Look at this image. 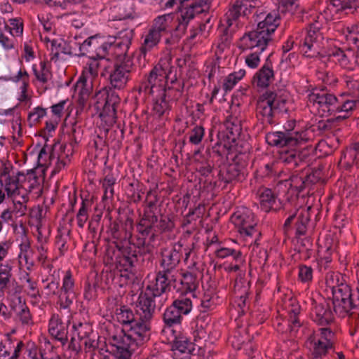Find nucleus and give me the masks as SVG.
Here are the masks:
<instances>
[{
  "instance_id": "f257e3e1",
  "label": "nucleus",
  "mask_w": 359,
  "mask_h": 359,
  "mask_svg": "<svg viewBox=\"0 0 359 359\" xmlns=\"http://www.w3.org/2000/svg\"><path fill=\"white\" fill-rule=\"evenodd\" d=\"M349 117L348 115L338 116L334 118L318 120L311 124L304 131L292 133L296 124V120L287 122L285 131L269 132L265 136L266 143L278 148V160L287 165L289 169H294L309 157V149L303 148L302 144L311 140L318 133L320 135L326 132L335 130L340 123Z\"/></svg>"
},
{
  "instance_id": "f03ea898",
  "label": "nucleus",
  "mask_w": 359,
  "mask_h": 359,
  "mask_svg": "<svg viewBox=\"0 0 359 359\" xmlns=\"http://www.w3.org/2000/svg\"><path fill=\"white\" fill-rule=\"evenodd\" d=\"M45 144L41 148L37 156V167L27 170V174L4 166L0 172V203L5 199L20 195L21 190L41 195L45 183Z\"/></svg>"
},
{
  "instance_id": "7ed1b4c3",
  "label": "nucleus",
  "mask_w": 359,
  "mask_h": 359,
  "mask_svg": "<svg viewBox=\"0 0 359 359\" xmlns=\"http://www.w3.org/2000/svg\"><path fill=\"white\" fill-rule=\"evenodd\" d=\"M72 88L74 93H78V97L67 107V112L74 109L75 112H117L121 103L118 95L113 89L104 87L95 96H91L93 83L88 81L85 70Z\"/></svg>"
},
{
  "instance_id": "20e7f679",
  "label": "nucleus",
  "mask_w": 359,
  "mask_h": 359,
  "mask_svg": "<svg viewBox=\"0 0 359 359\" xmlns=\"http://www.w3.org/2000/svg\"><path fill=\"white\" fill-rule=\"evenodd\" d=\"M281 18L279 14L269 13L264 20L257 24L256 29L245 32L240 39L238 48L242 51L247 50H256L245 57L246 65L252 69L257 68L260 62L259 55L266 48L269 43L272 41L271 34L280 25Z\"/></svg>"
},
{
  "instance_id": "39448f33",
  "label": "nucleus",
  "mask_w": 359,
  "mask_h": 359,
  "mask_svg": "<svg viewBox=\"0 0 359 359\" xmlns=\"http://www.w3.org/2000/svg\"><path fill=\"white\" fill-rule=\"evenodd\" d=\"M11 247V243L8 241L0 242V316L5 320L11 317V313L3 299L6 297L11 304L13 303L22 290L15 278V259L5 260Z\"/></svg>"
},
{
  "instance_id": "423d86ee",
  "label": "nucleus",
  "mask_w": 359,
  "mask_h": 359,
  "mask_svg": "<svg viewBox=\"0 0 359 359\" xmlns=\"http://www.w3.org/2000/svg\"><path fill=\"white\" fill-rule=\"evenodd\" d=\"M304 346L307 350L308 359H324L335 348V334L330 327L316 330L304 327Z\"/></svg>"
},
{
  "instance_id": "0eeeda50",
  "label": "nucleus",
  "mask_w": 359,
  "mask_h": 359,
  "mask_svg": "<svg viewBox=\"0 0 359 359\" xmlns=\"http://www.w3.org/2000/svg\"><path fill=\"white\" fill-rule=\"evenodd\" d=\"M171 21L172 13L159 15L154 19L151 26L142 36L143 41L139 48V58L146 60L148 53L158 48L162 37L167 36L168 33L172 30L170 26Z\"/></svg>"
},
{
  "instance_id": "6e6552de",
  "label": "nucleus",
  "mask_w": 359,
  "mask_h": 359,
  "mask_svg": "<svg viewBox=\"0 0 359 359\" xmlns=\"http://www.w3.org/2000/svg\"><path fill=\"white\" fill-rule=\"evenodd\" d=\"M145 215H140L136 222L135 231L130 241L138 249L144 251L147 255H152L155 246L154 243L156 241L158 235L153 225L156 222V217Z\"/></svg>"
},
{
  "instance_id": "1a4fd4ad",
  "label": "nucleus",
  "mask_w": 359,
  "mask_h": 359,
  "mask_svg": "<svg viewBox=\"0 0 359 359\" xmlns=\"http://www.w3.org/2000/svg\"><path fill=\"white\" fill-rule=\"evenodd\" d=\"M154 4H158L162 9L173 8L177 6V13L176 20H191L196 15L208 13L210 8L211 0H151Z\"/></svg>"
},
{
  "instance_id": "9d476101",
  "label": "nucleus",
  "mask_w": 359,
  "mask_h": 359,
  "mask_svg": "<svg viewBox=\"0 0 359 359\" xmlns=\"http://www.w3.org/2000/svg\"><path fill=\"white\" fill-rule=\"evenodd\" d=\"M109 352L117 359H131L139 348L131 337L119 327L113 326L107 330Z\"/></svg>"
},
{
  "instance_id": "9b49d317",
  "label": "nucleus",
  "mask_w": 359,
  "mask_h": 359,
  "mask_svg": "<svg viewBox=\"0 0 359 359\" xmlns=\"http://www.w3.org/2000/svg\"><path fill=\"white\" fill-rule=\"evenodd\" d=\"M241 121L230 114L225 120L217 133V142L212 147V152L218 156H222L225 150L231 149V144L235 143L241 133Z\"/></svg>"
},
{
  "instance_id": "f8f14e48",
  "label": "nucleus",
  "mask_w": 359,
  "mask_h": 359,
  "mask_svg": "<svg viewBox=\"0 0 359 359\" xmlns=\"http://www.w3.org/2000/svg\"><path fill=\"white\" fill-rule=\"evenodd\" d=\"M332 294L335 313L341 318L352 315L351 310L359 308V276L354 289H352L350 285H344Z\"/></svg>"
},
{
  "instance_id": "ddd939ff",
  "label": "nucleus",
  "mask_w": 359,
  "mask_h": 359,
  "mask_svg": "<svg viewBox=\"0 0 359 359\" xmlns=\"http://www.w3.org/2000/svg\"><path fill=\"white\" fill-rule=\"evenodd\" d=\"M319 15L317 13L313 14L312 18H309L308 22L309 27L306 29L304 37L298 39H297L299 48L306 57L313 58L320 57L323 58L325 55L320 51V45L319 38L320 37V25L317 19L319 18Z\"/></svg>"
},
{
  "instance_id": "4468645a",
  "label": "nucleus",
  "mask_w": 359,
  "mask_h": 359,
  "mask_svg": "<svg viewBox=\"0 0 359 359\" xmlns=\"http://www.w3.org/2000/svg\"><path fill=\"white\" fill-rule=\"evenodd\" d=\"M248 155L245 153L239 152L232 158L233 162L224 166L218 173V180L215 182V186L220 187L223 184V188L228 184H236L245 180Z\"/></svg>"
},
{
  "instance_id": "2eb2a0df",
  "label": "nucleus",
  "mask_w": 359,
  "mask_h": 359,
  "mask_svg": "<svg viewBox=\"0 0 359 359\" xmlns=\"http://www.w3.org/2000/svg\"><path fill=\"white\" fill-rule=\"evenodd\" d=\"M135 65L130 59L123 61H115L110 65L104 67L100 73L108 82V88L121 90L126 88L130 80V75L134 71Z\"/></svg>"
},
{
  "instance_id": "dca6fc26",
  "label": "nucleus",
  "mask_w": 359,
  "mask_h": 359,
  "mask_svg": "<svg viewBox=\"0 0 359 359\" xmlns=\"http://www.w3.org/2000/svg\"><path fill=\"white\" fill-rule=\"evenodd\" d=\"M109 223L107 224V239L114 244L115 248L121 245L130 243L135 227L134 219L128 215L123 220L121 217L114 219L109 213Z\"/></svg>"
},
{
  "instance_id": "f3484780",
  "label": "nucleus",
  "mask_w": 359,
  "mask_h": 359,
  "mask_svg": "<svg viewBox=\"0 0 359 359\" xmlns=\"http://www.w3.org/2000/svg\"><path fill=\"white\" fill-rule=\"evenodd\" d=\"M310 211V207L299 210L285 205L283 208V215L286 217L283 226L284 232L287 233L294 227L296 237L306 235L311 220Z\"/></svg>"
},
{
  "instance_id": "a211bd4d",
  "label": "nucleus",
  "mask_w": 359,
  "mask_h": 359,
  "mask_svg": "<svg viewBox=\"0 0 359 359\" xmlns=\"http://www.w3.org/2000/svg\"><path fill=\"white\" fill-rule=\"evenodd\" d=\"M83 136V130L77 126V123L72 124L71 132L67 134V141L65 144H61L57 140L51 145L49 151V163L53 161L56 163L63 158V156H68L72 155L74 150L78 147Z\"/></svg>"
},
{
  "instance_id": "6ab92c4d",
  "label": "nucleus",
  "mask_w": 359,
  "mask_h": 359,
  "mask_svg": "<svg viewBox=\"0 0 359 359\" xmlns=\"http://www.w3.org/2000/svg\"><path fill=\"white\" fill-rule=\"evenodd\" d=\"M231 222L235 225L241 236L261 237V231L257 229V221L252 210L241 207L231 215Z\"/></svg>"
},
{
  "instance_id": "aec40b11",
  "label": "nucleus",
  "mask_w": 359,
  "mask_h": 359,
  "mask_svg": "<svg viewBox=\"0 0 359 359\" xmlns=\"http://www.w3.org/2000/svg\"><path fill=\"white\" fill-rule=\"evenodd\" d=\"M116 249L118 251L116 262L120 267V270L133 274L140 264V258L147 255L144 251L130 243L118 246Z\"/></svg>"
},
{
  "instance_id": "412c9836",
  "label": "nucleus",
  "mask_w": 359,
  "mask_h": 359,
  "mask_svg": "<svg viewBox=\"0 0 359 359\" xmlns=\"http://www.w3.org/2000/svg\"><path fill=\"white\" fill-rule=\"evenodd\" d=\"M134 36V29L126 28L119 31L116 36H109L104 41L106 57L109 55L115 57L126 55Z\"/></svg>"
},
{
  "instance_id": "4be33fe9",
  "label": "nucleus",
  "mask_w": 359,
  "mask_h": 359,
  "mask_svg": "<svg viewBox=\"0 0 359 359\" xmlns=\"http://www.w3.org/2000/svg\"><path fill=\"white\" fill-rule=\"evenodd\" d=\"M278 8V12L273 11L279 14H288L292 20L297 23H304L309 21V18L313 17L314 13L310 8H306L301 4L300 0H276Z\"/></svg>"
},
{
  "instance_id": "5701e85b",
  "label": "nucleus",
  "mask_w": 359,
  "mask_h": 359,
  "mask_svg": "<svg viewBox=\"0 0 359 359\" xmlns=\"http://www.w3.org/2000/svg\"><path fill=\"white\" fill-rule=\"evenodd\" d=\"M184 244L180 241L172 243L170 247L161 249L160 269L174 273L183 259Z\"/></svg>"
},
{
  "instance_id": "b1692460",
  "label": "nucleus",
  "mask_w": 359,
  "mask_h": 359,
  "mask_svg": "<svg viewBox=\"0 0 359 359\" xmlns=\"http://www.w3.org/2000/svg\"><path fill=\"white\" fill-rule=\"evenodd\" d=\"M287 95L280 92L266 91L259 97L257 102V112H262L269 109V112L278 110V112H288L285 107Z\"/></svg>"
},
{
  "instance_id": "393cba45",
  "label": "nucleus",
  "mask_w": 359,
  "mask_h": 359,
  "mask_svg": "<svg viewBox=\"0 0 359 359\" xmlns=\"http://www.w3.org/2000/svg\"><path fill=\"white\" fill-rule=\"evenodd\" d=\"M48 333L50 339H46V350L52 352L63 346L67 341V330L58 316H53L49 320Z\"/></svg>"
},
{
  "instance_id": "a878e982",
  "label": "nucleus",
  "mask_w": 359,
  "mask_h": 359,
  "mask_svg": "<svg viewBox=\"0 0 359 359\" xmlns=\"http://www.w3.org/2000/svg\"><path fill=\"white\" fill-rule=\"evenodd\" d=\"M309 316L318 326H329L334 321V316L330 305L325 299L318 301L311 298Z\"/></svg>"
},
{
  "instance_id": "bb28decb",
  "label": "nucleus",
  "mask_w": 359,
  "mask_h": 359,
  "mask_svg": "<svg viewBox=\"0 0 359 359\" xmlns=\"http://www.w3.org/2000/svg\"><path fill=\"white\" fill-rule=\"evenodd\" d=\"M176 281L172 273L160 269L156 273L155 283L148 285L145 290L156 297H160L170 291L171 285Z\"/></svg>"
},
{
  "instance_id": "cd10ccee",
  "label": "nucleus",
  "mask_w": 359,
  "mask_h": 359,
  "mask_svg": "<svg viewBox=\"0 0 359 359\" xmlns=\"http://www.w3.org/2000/svg\"><path fill=\"white\" fill-rule=\"evenodd\" d=\"M155 298L156 297L147 290L140 293L135 305L136 318L151 321L156 310Z\"/></svg>"
},
{
  "instance_id": "c85d7f7f",
  "label": "nucleus",
  "mask_w": 359,
  "mask_h": 359,
  "mask_svg": "<svg viewBox=\"0 0 359 359\" xmlns=\"http://www.w3.org/2000/svg\"><path fill=\"white\" fill-rule=\"evenodd\" d=\"M44 217L45 213L42 206L33 208L30 211L29 225L32 229V233L37 238L39 245H37L38 250L41 249L43 250V244L45 238L43 233L45 231L44 227Z\"/></svg>"
},
{
  "instance_id": "c756f323",
  "label": "nucleus",
  "mask_w": 359,
  "mask_h": 359,
  "mask_svg": "<svg viewBox=\"0 0 359 359\" xmlns=\"http://www.w3.org/2000/svg\"><path fill=\"white\" fill-rule=\"evenodd\" d=\"M272 53L266 57L263 66L255 74L252 83L258 88L266 89L275 79V73L273 69V62L271 60Z\"/></svg>"
},
{
  "instance_id": "7c9ffc66",
  "label": "nucleus",
  "mask_w": 359,
  "mask_h": 359,
  "mask_svg": "<svg viewBox=\"0 0 359 359\" xmlns=\"http://www.w3.org/2000/svg\"><path fill=\"white\" fill-rule=\"evenodd\" d=\"M151 322L136 318L127 332L135 344L140 347L149 340Z\"/></svg>"
},
{
  "instance_id": "2f4dec72",
  "label": "nucleus",
  "mask_w": 359,
  "mask_h": 359,
  "mask_svg": "<svg viewBox=\"0 0 359 359\" xmlns=\"http://www.w3.org/2000/svg\"><path fill=\"white\" fill-rule=\"evenodd\" d=\"M100 39V37H98L97 35L87 38L82 43L79 44V54L88 57H97L99 58H105L104 41H101Z\"/></svg>"
},
{
  "instance_id": "473e14b6",
  "label": "nucleus",
  "mask_w": 359,
  "mask_h": 359,
  "mask_svg": "<svg viewBox=\"0 0 359 359\" xmlns=\"http://www.w3.org/2000/svg\"><path fill=\"white\" fill-rule=\"evenodd\" d=\"M165 65V62L163 65L161 60L152 68L149 74L144 76L155 91H161L162 88H166L171 70L167 73Z\"/></svg>"
},
{
  "instance_id": "72a5a7b5",
  "label": "nucleus",
  "mask_w": 359,
  "mask_h": 359,
  "mask_svg": "<svg viewBox=\"0 0 359 359\" xmlns=\"http://www.w3.org/2000/svg\"><path fill=\"white\" fill-rule=\"evenodd\" d=\"M198 273L194 270H187L181 273L180 282L175 283L173 288L180 294H188L195 292L198 287Z\"/></svg>"
},
{
  "instance_id": "f704fd0d",
  "label": "nucleus",
  "mask_w": 359,
  "mask_h": 359,
  "mask_svg": "<svg viewBox=\"0 0 359 359\" xmlns=\"http://www.w3.org/2000/svg\"><path fill=\"white\" fill-rule=\"evenodd\" d=\"M327 8L323 13L327 14L330 7L334 10L336 14H351L359 13V0H326Z\"/></svg>"
},
{
  "instance_id": "c9c22d12",
  "label": "nucleus",
  "mask_w": 359,
  "mask_h": 359,
  "mask_svg": "<svg viewBox=\"0 0 359 359\" xmlns=\"http://www.w3.org/2000/svg\"><path fill=\"white\" fill-rule=\"evenodd\" d=\"M145 198L142 201V206L143 211L142 215H147L156 217L155 210L158 207L161 206L158 204L161 200V196L158 188V184L154 188H150L148 191L146 190ZM141 215V214H140Z\"/></svg>"
},
{
  "instance_id": "e433bc0d",
  "label": "nucleus",
  "mask_w": 359,
  "mask_h": 359,
  "mask_svg": "<svg viewBox=\"0 0 359 359\" xmlns=\"http://www.w3.org/2000/svg\"><path fill=\"white\" fill-rule=\"evenodd\" d=\"M81 204L79 209L76 215L77 225L79 228L84 227L86 223L89 219V213L91 211L94 203L93 196L88 191H81L80 194Z\"/></svg>"
},
{
  "instance_id": "4c0bfd02",
  "label": "nucleus",
  "mask_w": 359,
  "mask_h": 359,
  "mask_svg": "<svg viewBox=\"0 0 359 359\" xmlns=\"http://www.w3.org/2000/svg\"><path fill=\"white\" fill-rule=\"evenodd\" d=\"M173 18L174 16L172 15ZM190 21L184 20V17L182 18V20L171 21L170 26L172 30L168 33V36L165 39V44L170 47L177 45L185 34Z\"/></svg>"
},
{
  "instance_id": "58836bf2",
  "label": "nucleus",
  "mask_w": 359,
  "mask_h": 359,
  "mask_svg": "<svg viewBox=\"0 0 359 359\" xmlns=\"http://www.w3.org/2000/svg\"><path fill=\"white\" fill-rule=\"evenodd\" d=\"M255 194L262 211L269 212L274 210L273 206L276 203L278 196L271 189L261 186Z\"/></svg>"
},
{
  "instance_id": "ea45409f",
  "label": "nucleus",
  "mask_w": 359,
  "mask_h": 359,
  "mask_svg": "<svg viewBox=\"0 0 359 359\" xmlns=\"http://www.w3.org/2000/svg\"><path fill=\"white\" fill-rule=\"evenodd\" d=\"M255 0H235L226 13L227 21L236 20L241 16H248L251 14L255 6L251 4Z\"/></svg>"
},
{
  "instance_id": "a19ab883",
  "label": "nucleus",
  "mask_w": 359,
  "mask_h": 359,
  "mask_svg": "<svg viewBox=\"0 0 359 359\" xmlns=\"http://www.w3.org/2000/svg\"><path fill=\"white\" fill-rule=\"evenodd\" d=\"M19 253L18 255L20 268H25L30 270L34 265V252L31 248L30 243L25 238L19 244Z\"/></svg>"
},
{
  "instance_id": "79ce46f5",
  "label": "nucleus",
  "mask_w": 359,
  "mask_h": 359,
  "mask_svg": "<svg viewBox=\"0 0 359 359\" xmlns=\"http://www.w3.org/2000/svg\"><path fill=\"white\" fill-rule=\"evenodd\" d=\"M104 177L100 180L104 194L102 201H112L114 196V185L116 184V178L114 176L113 170L109 167L104 168Z\"/></svg>"
},
{
  "instance_id": "37998d69",
  "label": "nucleus",
  "mask_w": 359,
  "mask_h": 359,
  "mask_svg": "<svg viewBox=\"0 0 359 359\" xmlns=\"http://www.w3.org/2000/svg\"><path fill=\"white\" fill-rule=\"evenodd\" d=\"M358 154L359 142H352L341 152L339 163L346 169H349L357 163Z\"/></svg>"
},
{
  "instance_id": "c03bdc74",
  "label": "nucleus",
  "mask_w": 359,
  "mask_h": 359,
  "mask_svg": "<svg viewBox=\"0 0 359 359\" xmlns=\"http://www.w3.org/2000/svg\"><path fill=\"white\" fill-rule=\"evenodd\" d=\"M161 318L163 323V329H171L181 326L184 319L172 304L166 307L162 313Z\"/></svg>"
},
{
  "instance_id": "a18cd8bd",
  "label": "nucleus",
  "mask_w": 359,
  "mask_h": 359,
  "mask_svg": "<svg viewBox=\"0 0 359 359\" xmlns=\"http://www.w3.org/2000/svg\"><path fill=\"white\" fill-rule=\"evenodd\" d=\"M160 94L154 100L153 111L155 112H166L172 109V104L177 101L176 99L166 91L163 88Z\"/></svg>"
},
{
  "instance_id": "49530a36",
  "label": "nucleus",
  "mask_w": 359,
  "mask_h": 359,
  "mask_svg": "<svg viewBox=\"0 0 359 359\" xmlns=\"http://www.w3.org/2000/svg\"><path fill=\"white\" fill-rule=\"evenodd\" d=\"M28 74L26 71L20 69L18 74L13 77V81L18 82L22 81V85L20 86L21 95L20 96L19 106L16 105V109L19 110H27L29 106V100L27 95V86Z\"/></svg>"
},
{
  "instance_id": "de8ad7c7",
  "label": "nucleus",
  "mask_w": 359,
  "mask_h": 359,
  "mask_svg": "<svg viewBox=\"0 0 359 359\" xmlns=\"http://www.w3.org/2000/svg\"><path fill=\"white\" fill-rule=\"evenodd\" d=\"M205 207L203 204L199 203L194 209H190L188 214L184 217L182 222V227L184 228L191 225V230L197 228V221L202 222V217L205 213Z\"/></svg>"
},
{
  "instance_id": "09e8293b",
  "label": "nucleus",
  "mask_w": 359,
  "mask_h": 359,
  "mask_svg": "<svg viewBox=\"0 0 359 359\" xmlns=\"http://www.w3.org/2000/svg\"><path fill=\"white\" fill-rule=\"evenodd\" d=\"M156 222H153L156 233L161 234L171 233L175 228L174 216L172 215L161 214L158 217L156 214Z\"/></svg>"
},
{
  "instance_id": "8fccbe9b",
  "label": "nucleus",
  "mask_w": 359,
  "mask_h": 359,
  "mask_svg": "<svg viewBox=\"0 0 359 359\" xmlns=\"http://www.w3.org/2000/svg\"><path fill=\"white\" fill-rule=\"evenodd\" d=\"M323 55H325L324 57H327L328 60L333 59L335 62L338 63L343 68L352 69L347 55L339 47H330Z\"/></svg>"
},
{
  "instance_id": "3c124183",
  "label": "nucleus",
  "mask_w": 359,
  "mask_h": 359,
  "mask_svg": "<svg viewBox=\"0 0 359 359\" xmlns=\"http://www.w3.org/2000/svg\"><path fill=\"white\" fill-rule=\"evenodd\" d=\"M291 308L288 311V319L286 320L288 321L290 327H291L292 332L296 336V332L298 331L299 328H302V332L305 334L306 332L304 330V327H307L306 325H304L303 323L301 321L299 318V314L301 311V307L298 303H292L290 304Z\"/></svg>"
},
{
  "instance_id": "603ef678",
  "label": "nucleus",
  "mask_w": 359,
  "mask_h": 359,
  "mask_svg": "<svg viewBox=\"0 0 359 359\" xmlns=\"http://www.w3.org/2000/svg\"><path fill=\"white\" fill-rule=\"evenodd\" d=\"M67 41L62 38L50 39L46 36V48L50 50V60L57 61L61 53L65 54Z\"/></svg>"
},
{
  "instance_id": "864d4df0",
  "label": "nucleus",
  "mask_w": 359,
  "mask_h": 359,
  "mask_svg": "<svg viewBox=\"0 0 359 359\" xmlns=\"http://www.w3.org/2000/svg\"><path fill=\"white\" fill-rule=\"evenodd\" d=\"M194 344L191 342L187 337L182 336L175 337L172 347L185 355L180 359H191V355L195 351Z\"/></svg>"
},
{
  "instance_id": "5fc2aeb1",
  "label": "nucleus",
  "mask_w": 359,
  "mask_h": 359,
  "mask_svg": "<svg viewBox=\"0 0 359 359\" xmlns=\"http://www.w3.org/2000/svg\"><path fill=\"white\" fill-rule=\"evenodd\" d=\"M114 8L117 10L116 18L119 20H133L138 17L135 11L134 4L131 1H121Z\"/></svg>"
},
{
  "instance_id": "6e6d98bb",
  "label": "nucleus",
  "mask_w": 359,
  "mask_h": 359,
  "mask_svg": "<svg viewBox=\"0 0 359 359\" xmlns=\"http://www.w3.org/2000/svg\"><path fill=\"white\" fill-rule=\"evenodd\" d=\"M347 277L339 271H330L327 273L325 278V283L331 289L332 294L335 290L341 288V286L349 285L347 283Z\"/></svg>"
},
{
  "instance_id": "4d7b16f0",
  "label": "nucleus",
  "mask_w": 359,
  "mask_h": 359,
  "mask_svg": "<svg viewBox=\"0 0 359 359\" xmlns=\"http://www.w3.org/2000/svg\"><path fill=\"white\" fill-rule=\"evenodd\" d=\"M325 165L319 164L317 167L309 168L306 171H304L306 179V182H309V186H312L318 182H325Z\"/></svg>"
},
{
  "instance_id": "13d9d810",
  "label": "nucleus",
  "mask_w": 359,
  "mask_h": 359,
  "mask_svg": "<svg viewBox=\"0 0 359 359\" xmlns=\"http://www.w3.org/2000/svg\"><path fill=\"white\" fill-rule=\"evenodd\" d=\"M338 146L339 140L337 138H327L320 140L316 147V150L319 152L320 157H325L334 154Z\"/></svg>"
},
{
  "instance_id": "bf43d9fd",
  "label": "nucleus",
  "mask_w": 359,
  "mask_h": 359,
  "mask_svg": "<svg viewBox=\"0 0 359 359\" xmlns=\"http://www.w3.org/2000/svg\"><path fill=\"white\" fill-rule=\"evenodd\" d=\"M11 307L18 313L20 320L24 325H29L32 322L29 310L23 302L20 294L15 298V302L11 304Z\"/></svg>"
},
{
  "instance_id": "052dcab7",
  "label": "nucleus",
  "mask_w": 359,
  "mask_h": 359,
  "mask_svg": "<svg viewBox=\"0 0 359 359\" xmlns=\"http://www.w3.org/2000/svg\"><path fill=\"white\" fill-rule=\"evenodd\" d=\"M250 280H247L245 272L239 273L235 279L233 285V296H246L250 294Z\"/></svg>"
},
{
  "instance_id": "680f3d73",
  "label": "nucleus",
  "mask_w": 359,
  "mask_h": 359,
  "mask_svg": "<svg viewBox=\"0 0 359 359\" xmlns=\"http://www.w3.org/2000/svg\"><path fill=\"white\" fill-rule=\"evenodd\" d=\"M187 295V294H180V296L175 299L171 304L182 316V317L188 315L193 308L192 300Z\"/></svg>"
},
{
  "instance_id": "e2e57ef3",
  "label": "nucleus",
  "mask_w": 359,
  "mask_h": 359,
  "mask_svg": "<svg viewBox=\"0 0 359 359\" xmlns=\"http://www.w3.org/2000/svg\"><path fill=\"white\" fill-rule=\"evenodd\" d=\"M116 314L118 320L122 324L130 325L136 320V311L133 313L131 309L125 305L117 309Z\"/></svg>"
},
{
  "instance_id": "0e129e2a",
  "label": "nucleus",
  "mask_w": 359,
  "mask_h": 359,
  "mask_svg": "<svg viewBox=\"0 0 359 359\" xmlns=\"http://www.w3.org/2000/svg\"><path fill=\"white\" fill-rule=\"evenodd\" d=\"M245 75V69H240L238 72H233L229 74L226 77L224 78L223 81L222 88L226 93L231 90L234 86L241 80Z\"/></svg>"
},
{
  "instance_id": "69168bd1",
  "label": "nucleus",
  "mask_w": 359,
  "mask_h": 359,
  "mask_svg": "<svg viewBox=\"0 0 359 359\" xmlns=\"http://www.w3.org/2000/svg\"><path fill=\"white\" fill-rule=\"evenodd\" d=\"M215 255L219 259H225L231 256L234 261L241 262L242 260V252L231 248L220 246L215 251Z\"/></svg>"
},
{
  "instance_id": "338daca9",
  "label": "nucleus",
  "mask_w": 359,
  "mask_h": 359,
  "mask_svg": "<svg viewBox=\"0 0 359 359\" xmlns=\"http://www.w3.org/2000/svg\"><path fill=\"white\" fill-rule=\"evenodd\" d=\"M260 237H256L255 240V247L252 252V262H257L260 266H264L268 260V252L264 248L259 247L258 241Z\"/></svg>"
},
{
  "instance_id": "774afa93",
  "label": "nucleus",
  "mask_w": 359,
  "mask_h": 359,
  "mask_svg": "<svg viewBox=\"0 0 359 359\" xmlns=\"http://www.w3.org/2000/svg\"><path fill=\"white\" fill-rule=\"evenodd\" d=\"M306 179L304 172L302 171L299 174H293L290 177V187L297 191L298 194L302 192L306 188L309 187V182H306Z\"/></svg>"
}]
</instances>
